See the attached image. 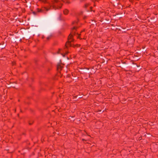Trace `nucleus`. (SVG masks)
<instances>
[{"instance_id":"obj_12","label":"nucleus","mask_w":158,"mask_h":158,"mask_svg":"<svg viewBox=\"0 0 158 158\" xmlns=\"http://www.w3.org/2000/svg\"><path fill=\"white\" fill-rule=\"evenodd\" d=\"M59 8H61V6H59Z\"/></svg>"},{"instance_id":"obj_7","label":"nucleus","mask_w":158,"mask_h":158,"mask_svg":"<svg viewBox=\"0 0 158 158\" xmlns=\"http://www.w3.org/2000/svg\"><path fill=\"white\" fill-rule=\"evenodd\" d=\"M33 13L34 15H35L36 14V13L35 12L33 11Z\"/></svg>"},{"instance_id":"obj_5","label":"nucleus","mask_w":158,"mask_h":158,"mask_svg":"<svg viewBox=\"0 0 158 158\" xmlns=\"http://www.w3.org/2000/svg\"><path fill=\"white\" fill-rule=\"evenodd\" d=\"M72 37H73V35H72L70 34L69 35V36L68 37V39H69H69H72Z\"/></svg>"},{"instance_id":"obj_15","label":"nucleus","mask_w":158,"mask_h":158,"mask_svg":"<svg viewBox=\"0 0 158 158\" xmlns=\"http://www.w3.org/2000/svg\"><path fill=\"white\" fill-rule=\"evenodd\" d=\"M47 39H48L49 38H48H48H47Z\"/></svg>"},{"instance_id":"obj_1","label":"nucleus","mask_w":158,"mask_h":158,"mask_svg":"<svg viewBox=\"0 0 158 158\" xmlns=\"http://www.w3.org/2000/svg\"><path fill=\"white\" fill-rule=\"evenodd\" d=\"M54 2L56 3V5H59L60 4L61 5L62 4L61 3L59 2L58 0H54Z\"/></svg>"},{"instance_id":"obj_3","label":"nucleus","mask_w":158,"mask_h":158,"mask_svg":"<svg viewBox=\"0 0 158 158\" xmlns=\"http://www.w3.org/2000/svg\"><path fill=\"white\" fill-rule=\"evenodd\" d=\"M77 23V22L76 21H74L73 23V25H74V27L73 28V30H74L76 29V27L75 26V25H76V24Z\"/></svg>"},{"instance_id":"obj_8","label":"nucleus","mask_w":158,"mask_h":158,"mask_svg":"<svg viewBox=\"0 0 158 158\" xmlns=\"http://www.w3.org/2000/svg\"><path fill=\"white\" fill-rule=\"evenodd\" d=\"M37 11H38V12H41V10H40L39 9H38Z\"/></svg>"},{"instance_id":"obj_10","label":"nucleus","mask_w":158,"mask_h":158,"mask_svg":"<svg viewBox=\"0 0 158 158\" xmlns=\"http://www.w3.org/2000/svg\"><path fill=\"white\" fill-rule=\"evenodd\" d=\"M68 53V52H66L65 55L66 54Z\"/></svg>"},{"instance_id":"obj_9","label":"nucleus","mask_w":158,"mask_h":158,"mask_svg":"<svg viewBox=\"0 0 158 158\" xmlns=\"http://www.w3.org/2000/svg\"><path fill=\"white\" fill-rule=\"evenodd\" d=\"M61 55L63 56H64V55L63 53H61Z\"/></svg>"},{"instance_id":"obj_13","label":"nucleus","mask_w":158,"mask_h":158,"mask_svg":"<svg viewBox=\"0 0 158 158\" xmlns=\"http://www.w3.org/2000/svg\"><path fill=\"white\" fill-rule=\"evenodd\" d=\"M95 0V1H98V0Z\"/></svg>"},{"instance_id":"obj_4","label":"nucleus","mask_w":158,"mask_h":158,"mask_svg":"<svg viewBox=\"0 0 158 158\" xmlns=\"http://www.w3.org/2000/svg\"><path fill=\"white\" fill-rule=\"evenodd\" d=\"M63 12L64 14L66 15L68 13L69 11L68 10L65 9L64 10Z\"/></svg>"},{"instance_id":"obj_2","label":"nucleus","mask_w":158,"mask_h":158,"mask_svg":"<svg viewBox=\"0 0 158 158\" xmlns=\"http://www.w3.org/2000/svg\"><path fill=\"white\" fill-rule=\"evenodd\" d=\"M62 66L60 64H58L57 66V69L58 71L62 69Z\"/></svg>"},{"instance_id":"obj_14","label":"nucleus","mask_w":158,"mask_h":158,"mask_svg":"<svg viewBox=\"0 0 158 158\" xmlns=\"http://www.w3.org/2000/svg\"><path fill=\"white\" fill-rule=\"evenodd\" d=\"M78 38H79V36H78Z\"/></svg>"},{"instance_id":"obj_11","label":"nucleus","mask_w":158,"mask_h":158,"mask_svg":"<svg viewBox=\"0 0 158 158\" xmlns=\"http://www.w3.org/2000/svg\"><path fill=\"white\" fill-rule=\"evenodd\" d=\"M85 6L86 7H87V6H88V5H87V4L85 5Z\"/></svg>"},{"instance_id":"obj_6","label":"nucleus","mask_w":158,"mask_h":158,"mask_svg":"<svg viewBox=\"0 0 158 158\" xmlns=\"http://www.w3.org/2000/svg\"><path fill=\"white\" fill-rule=\"evenodd\" d=\"M61 49H60L59 50V51H58V53H61Z\"/></svg>"}]
</instances>
